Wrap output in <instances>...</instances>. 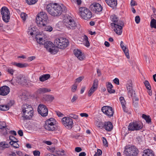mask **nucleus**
Here are the masks:
<instances>
[{
  "mask_svg": "<svg viewBox=\"0 0 156 156\" xmlns=\"http://www.w3.org/2000/svg\"><path fill=\"white\" fill-rule=\"evenodd\" d=\"M46 10L48 13L53 16H59L62 13L63 9L66 7L58 4L50 3L47 5Z\"/></svg>",
  "mask_w": 156,
  "mask_h": 156,
  "instance_id": "nucleus-1",
  "label": "nucleus"
},
{
  "mask_svg": "<svg viewBox=\"0 0 156 156\" xmlns=\"http://www.w3.org/2000/svg\"><path fill=\"white\" fill-rule=\"evenodd\" d=\"M36 41L40 45H44V48H46L48 51L52 54H55L58 51V49L55 46L53 43L49 41H45L42 38L36 37Z\"/></svg>",
  "mask_w": 156,
  "mask_h": 156,
  "instance_id": "nucleus-2",
  "label": "nucleus"
},
{
  "mask_svg": "<svg viewBox=\"0 0 156 156\" xmlns=\"http://www.w3.org/2000/svg\"><path fill=\"white\" fill-rule=\"evenodd\" d=\"M48 17L46 13L41 12L38 14L36 18V22L37 26L39 27L45 26L48 20Z\"/></svg>",
  "mask_w": 156,
  "mask_h": 156,
  "instance_id": "nucleus-3",
  "label": "nucleus"
},
{
  "mask_svg": "<svg viewBox=\"0 0 156 156\" xmlns=\"http://www.w3.org/2000/svg\"><path fill=\"white\" fill-rule=\"evenodd\" d=\"M21 110L23 114L20 118V120L24 121L32 118L34 113L33 108H22Z\"/></svg>",
  "mask_w": 156,
  "mask_h": 156,
  "instance_id": "nucleus-4",
  "label": "nucleus"
},
{
  "mask_svg": "<svg viewBox=\"0 0 156 156\" xmlns=\"http://www.w3.org/2000/svg\"><path fill=\"white\" fill-rule=\"evenodd\" d=\"M138 152V150L136 147L129 145L125 147L124 153L126 156H136Z\"/></svg>",
  "mask_w": 156,
  "mask_h": 156,
  "instance_id": "nucleus-5",
  "label": "nucleus"
},
{
  "mask_svg": "<svg viewBox=\"0 0 156 156\" xmlns=\"http://www.w3.org/2000/svg\"><path fill=\"white\" fill-rule=\"evenodd\" d=\"M64 25L68 29L74 30L77 27V24L72 18L69 16L65 17L63 20Z\"/></svg>",
  "mask_w": 156,
  "mask_h": 156,
  "instance_id": "nucleus-6",
  "label": "nucleus"
},
{
  "mask_svg": "<svg viewBox=\"0 0 156 156\" xmlns=\"http://www.w3.org/2000/svg\"><path fill=\"white\" fill-rule=\"evenodd\" d=\"M57 121L53 118H50L45 121L44 125L45 129L48 131H53L55 129V125Z\"/></svg>",
  "mask_w": 156,
  "mask_h": 156,
  "instance_id": "nucleus-7",
  "label": "nucleus"
},
{
  "mask_svg": "<svg viewBox=\"0 0 156 156\" xmlns=\"http://www.w3.org/2000/svg\"><path fill=\"white\" fill-rule=\"evenodd\" d=\"M54 43L56 45L55 47L58 49H64L67 46L69 42L66 38L60 37L56 39Z\"/></svg>",
  "mask_w": 156,
  "mask_h": 156,
  "instance_id": "nucleus-8",
  "label": "nucleus"
},
{
  "mask_svg": "<svg viewBox=\"0 0 156 156\" xmlns=\"http://www.w3.org/2000/svg\"><path fill=\"white\" fill-rule=\"evenodd\" d=\"M80 15L82 18L85 20L90 19L92 16V14L90 11L85 7L80 8Z\"/></svg>",
  "mask_w": 156,
  "mask_h": 156,
  "instance_id": "nucleus-9",
  "label": "nucleus"
},
{
  "mask_svg": "<svg viewBox=\"0 0 156 156\" xmlns=\"http://www.w3.org/2000/svg\"><path fill=\"white\" fill-rule=\"evenodd\" d=\"M0 12L3 21L8 23L10 18V12L8 9L5 6L3 7L0 10Z\"/></svg>",
  "mask_w": 156,
  "mask_h": 156,
  "instance_id": "nucleus-10",
  "label": "nucleus"
},
{
  "mask_svg": "<svg viewBox=\"0 0 156 156\" xmlns=\"http://www.w3.org/2000/svg\"><path fill=\"white\" fill-rule=\"evenodd\" d=\"M62 124L67 129H71L73 126V119L69 117H65L61 119Z\"/></svg>",
  "mask_w": 156,
  "mask_h": 156,
  "instance_id": "nucleus-11",
  "label": "nucleus"
},
{
  "mask_svg": "<svg viewBox=\"0 0 156 156\" xmlns=\"http://www.w3.org/2000/svg\"><path fill=\"white\" fill-rule=\"evenodd\" d=\"M128 127L129 131L139 130L143 128V125L141 123L135 122L130 123Z\"/></svg>",
  "mask_w": 156,
  "mask_h": 156,
  "instance_id": "nucleus-12",
  "label": "nucleus"
},
{
  "mask_svg": "<svg viewBox=\"0 0 156 156\" xmlns=\"http://www.w3.org/2000/svg\"><path fill=\"white\" fill-rule=\"evenodd\" d=\"M124 22L120 21L117 24H112V26L114 27V31L118 35H121L122 32V27L124 26Z\"/></svg>",
  "mask_w": 156,
  "mask_h": 156,
  "instance_id": "nucleus-13",
  "label": "nucleus"
},
{
  "mask_svg": "<svg viewBox=\"0 0 156 156\" xmlns=\"http://www.w3.org/2000/svg\"><path fill=\"white\" fill-rule=\"evenodd\" d=\"M91 10L96 13L98 14L102 11L103 8L98 3H93L90 6Z\"/></svg>",
  "mask_w": 156,
  "mask_h": 156,
  "instance_id": "nucleus-14",
  "label": "nucleus"
},
{
  "mask_svg": "<svg viewBox=\"0 0 156 156\" xmlns=\"http://www.w3.org/2000/svg\"><path fill=\"white\" fill-rule=\"evenodd\" d=\"M9 87L7 86H3L0 87V95L5 96L7 95L10 92Z\"/></svg>",
  "mask_w": 156,
  "mask_h": 156,
  "instance_id": "nucleus-15",
  "label": "nucleus"
},
{
  "mask_svg": "<svg viewBox=\"0 0 156 156\" xmlns=\"http://www.w3.org/2000/svg\"><path fill=\"white\" fill-rule=\"evenodd\" d=\"M102 111L107 116H112L114 113V110L112 108H101Z\"/></svg>",
  "mask_w": 156,
  "mask_h": 156,
  "instance_id": "nucleus-16",
  "label": "nucleus"
},
{
  "mask_svg": "<svg viewBox=\"0 0 156 156\" xmlns=\"http://www.w3.org/2000/svg\"><path fill=\"white\" fill-rule=\"evenodd\" d=\"M132 85V83H131L129 84H128L127 86L128 95L129 98L135 96L136 95L135 91L133 89Z\"/></svg>",
  "mask_w": 156,
  "mask_h": 156,
  "instance_id": "nucleus-17",
  "label": "nucleus"
},
{
  "mask_svg": "<svg viewBox=\"0 0 156 156\" xmlns=\"http://www.w3.org/2000/svg\"><path fill=\"white\" fill-rule=\"evenodd\" d=\"M38 113L43 117H46L48 114V110L47 108H38Z\"/></svg>",
  "mask_w": 156,
  "mask_h": 156,
  "instance_id": "nucleus-18",
  "label": "nucleus"
},
{
  "mask_svg": "<svg viewBox=\"0 0 156 156\" xmlns=\"http://www.w3.org/2000/svg\"><path fill=\"white\" fill-rule=\"evenodd\" d=\"M73 53L80 60L83 59L85 57L82 54V52L80 50L78 49H75L73 51Z\"/></svg>",
  "mask_w": 156,
  "mask_h": 156,
  "instance_id": "nucleus-19",
  "label": "nucleus"
},
{
  "mask_svg": "<svg viewBox=\"0 0 156 156\" xmlns=\"http://www.w3.org/2000/svg\"><path fill=\"white\" fill-rule=\"evenodd\" d=\"M113 125L112 123L109 121L105 123L104 128L107 131H110L113 129Z\"/></svg>",
  "mask_w": 156,
  "mask_h": 156,
  "instance_id": "nucleus-20",
  "label": "nucleus"
},
{
  "mask_svg": "<svg viewBox=\"0 0 156 156\" xmlns=\"http://www.w3.org/2000/svg\"><path fill=\"white\" fill-rule=\"evenodd\" d=\"M107 4L110 7L114 8L117 5L116 0H106Z\"/></svg>",
  "mask_w": 156,
  "mask_h": 156,
  "instance_id": "nucleus-21",
  "label": "nucleus"
},
{
  "mask_svg": "<svg viewBox=\"0 0 156 156\" xmlns=\"http://www.w3.org/2000/svg\"><path fill=\"white\" fill-rule=\"evenodd\" d=\"M15 106V102L13 100H8L7 101V104L6 105H0V107L2 106V107H4L5 106L6 108L14 107Z\"/></svg>",
  "mask_w": 156,
  "mask_h": 156,
  "instance_id": "nucleus-22",
  "label": "nucleus"
},
{
  "mask_svg": "<svg viewBox=\"0 0 156 156\" xmlns=\"http://www.w3.org/2000/svg\"><path fill=\"white\" fill-rule=\"evenodd\" d=\"M143 156H154V152L149 149H146L143 151Z\"/></svg>",
  "mask_w": 156,
  "mask_h": 156,
  "instance_id": "nucleus-23",
  "label": "nucleus"
},
{
  "mask_svg": "<svg viewBox=\"0 0 156 156\" xmlns=\"http://www.w3.org/2000/svg\"><path fill=\"white\" fill-rule=\"evenodd\" d=\"M37 29L35 27H34L30 26L29 27L28 33L29 34H30L31 36L33 35H37Z\"/></svg>",
  "mask_w": 156,
  "mask_h": 156,
  "instance_id": "nucleus-24",
  "label": "nucleus"
},
{
  "mask_svg": "<svg viewBox=\"0 0 156 156\" xmlns=\"http://www.w3.org/2000/svg\"><path fill=\"white\" fill-rule=\"evenodd\" d=\"M54 99V97L51 95H44L42 98L43 101L50 102L52 101Z\"/></svg>",
  "mask_w": 156,
  "mask_h": 156,
  "instance_id": "nucleus-25",
  "label": "nucleus"
},
{
  "mask_svg": "<svg viewBox=\"0 0 156 156\" xmlns=\"http://www.w3.org/2000/svg\"><path fill=\"white\" fill-rule=\"evenodd\" d=\"M50 89L46 88H40L37 90V93L39 94H43L51 91Z\"/></svg>",
  "mask_w": 156,
  "mask_h": 156,
  "instance_id": "nucleus-26",
  "label": "nucleus"
},
{
  "mask_svg": "<svg viewBox=\"0 0 156 156\" xmlns=\"http://www.w3.org/2000/svg\"><path fill=\"white\" fill-rule=\"evenodd\" d=\"M110 19L113 23H111V25L112 24H117L120 20H119L117 16L115 15H112L110 16Z\"/></svg>",
  "mask_w": 156,
  "mask_h": 156,
  "instance_id": "nucleus-27",
  "label": "nucleus"
},
{
  "mask_svg": "<svg viewBox=\"0 0 156 156\" xmlns=\"http://www.w3.org/2000/svg\"><path fill=\"white\" fill-rule=\"evenodd\" d=\"M50 75L49 74H44L40 76L39 78V80L41 82H43L48 80L50 78Z\"/></svg>",
  "mask_w": 156,
  "mask_h": 156,
  "instance_id": "nucleus-28",
  "label": "nucleus"
},
{
  "mask_svg": "<svg viewBox=\"0 0 156 156\" xmlns=\"http://www.w3.org/2000/svg\"><path fill=\"white\" fill-rule=\"evenodd\" d=\"M9 138V140L11 141L9 142V144L11 145H13V144L19 141L17 139L12 136H10Z\"/></svg>",
  "mask_w": 156,
  "mask_h": 156,
  "instance_id": "nucleus-29",
  "label": "nucleus"
},
{
  "mask_svg": "<svg viewBox=\"0 0 156 156\" xmlns=\"http://www.w3.org/2000/svg\"><path fill=\"white\" fill-rule=\"evenodd\" d=\"M12 64L13 65L16 66L20 68L26 67L28 66V64L26 63H21L14 62L12 63Z\"/></svg>",
  "mask_w": 156,
  "mask_h": 156,
  "instance_id": "nucleus-30",
  "label": "nucleus"
},
{
  "mask_svg": "<svg viewBox=\"0 0 156 156\" xmlns=\"http://www.w3.org/2000/svg\"><path fill=\"white\" fill-rule=\"evenodd\" d=\"M113 86L110 83H108V84L107 85V88L108 92L110 93H114L115 92V90L112 89Z\"/></svg>",
  "mask_w": 156,
  "mask_h": 156,
  "instance_id": "nucleus-31",
  "label": "nucleus"
},
{
  "mask_svg": "<svg viewBox=\"0 0 156 156\" xmlns=\"http://www.w3.org/2000/svg\"><path fill=\"white\" fill-rule=\"evenodd\" d=\"M134 96L131 97L133 99V105L134 107H136L138 105L139 99L136 97V94Z\"/></svg>",
  "mask_w": 156,
  "mask_h": 156,
  "instance_id": "nucleus-32",
  "label": "nucleus"
},
{
  "mask_svg": "<svg viewBox=\"0 0 156 156\" xmlns=\"http://www.w3.org/2000/svg\"><path fill=\"white\" fill-rule=\"evenodd\" d=\"M142 117L145 120L147 123H149L151 122V119L149 115L143 114L142 115Z\"/></svg>",
  "mask_w": 156,
  "mask_h": 156,
  "instance_id": "nucleus-33",
  "label": "nucleus"
},
{
  "mask_svg": "<svg viewBox=\"0 0 156 156\" xmlns=\"http://www.w3.org/2000/svg\"><path fill=\"white\" fill-rule=\"evenodd\" d=\"M150 26L151 28H156V20L153 18L151 19L150 23Z\"/></svg>",
  "mask_w": 156,
  "mask_h": 156,
  "instance_id": "nucleus-34",
  "label": "nucleus"
},
{
  "mask_svg": "<svg viewBox=\"0 0 156 156\" xmlns=\"http://www.w3.org/2000/svg\"><path fill=\"white\" fill-rule=\"evenodd\" d=\"M98 81L97 79H95L93 82L92 86L91 87L92 88L97 90L98 87Z\"/></svg>",
  "mask_w": 156,
  "mask_h": 156,
  "instance_id": "nucleus-35",
  "label": "nucleus"
},
{
  "mask_svg": "<svg viewBox=\"0 0 156 156\" xmlns=\"http://www.w3.org/2000/svg\"><path fill=\"white\" fill-rule=\"evenodd\" d=\"M119 100L122 107H125L126 103L124 98L123 97H121L119 98Z\"/></svg>",
  "mask_w": 156,
  "mask_h": 156,
  "instance_id": "nucleus-36",
  "label": "nucleus"
},
{
  "mask_svg": "<svg viewBox=\"0 0 156 156\" xmlns=\"http://www.w3.org/2000/svg\"><path fill=\"white\" fill-rule=\"evenodd\" d=\"M42 27H44V30L45 31L51 32L53 30V28L50 26L48 25L44 26Z\"/></svg>",
  "mask_w": 156,
  "mask_h": 156,
  "instance_id": "nucleus-37",
  "label": "nucleus"
},
{
  "mask_svg": "<svg viewBox=\"0 0 156 156\" xmlns=\"http://www.w3.org/2000/svg\"><path fill=\"white\" fill-rule=\"evenodd\" d=\"M125 53V55H126L127 58L128 59H129L130 58L129 54V50L126 47L122 49Z\"/></svg>",
  "mask_w": 156,
  "mask_h": 156,
  "instance_id": "nucleus-38",
  "label": "nucleus"
},
{
  "mask_svg": "<svg viewBox=\"0 0 156 156\" xmlns=\"http://www.w3.org/2000/svg\"><path fill=\"white\" fill-rule=\"evenodd\" d=\"M38 0H26V2L29 5H32L36 3Z\"/></svg>",
  "mask_w": 156,
  "mask_h": 156,
  "instance_id": "nucleus-39",
  "label": "nucleus"
},
{
  "mask_svg": "<svg viewBox=\"0 0 156 156\" xmlns=\"http://www.w3.org/2000/svg\"><path fill=\"white\" fill-rule=\"evenodd\" d=\"M144 83L147 89H151L150 84L147 80H145Z\"/></svg>",
  "mask_w": 156,
  "mask_h": 156,
  "instance_id": "nucleus-40",
  "label": "nucleus"
},
{
  "mask_svg": "<svg viewBox=\"0 0 156 156\" xmlns=\"http://www.w3.org/2000/svg\"><path fill=\"white\" fill-rule=\"evenodd\" d=\"M83 39L86 42L85 45L87 47L89 46H90V43L88 41V38L87 36L86 35H84L83 37Z\"/></svg>",
  "mask_w": 156,
  "mask_h": 156,
  "instance_id": "nucleus-41",
  "label": "nucleus"
},
{
  "mask_svg": "<svg viewBox=\"0 0 156 156\" xmlns=\"http://www.w3.org/2000/svg\"><path fill=\"white\" fill-rule=\"evenodd\" d=\"M69 117L70 118H72L75 119H77L78 118V116L77 115L73 113H70L69 114Z\"/></svg>",
  "mask_w": 156,
  "mask_h": 156,
  "instance_id": "nucleus-42",
  "label": "nucleus"
},
{
  "mask_svg": "<svg viewBox=\"0 0 156 156\" xmlns=\"http://www.w3.org/2000/svg\"><path fill=\"white\" fill-rule=\"evenodd\" d=\"M96 90L95 89H94V88H92L91 87L90 89V90L89 91V92L88 94V96L90 97V96L92 94L94 93V92Z\"/></svg>",
  "mask_w": 156,
  "mask_h": 156,
  "instance_id": "nucleus-43",
  "label": "nucleus"
},
{
  "mask_svg": "<svg viewBox=\"0 0 156 156\" xmlns=\"http://www.w3.org/2000/svg\"><path fill=\"white\" fill-rule=\"evenodd\" d=\"M15 71V70L11 68H9L7 70V71L11 75H13V73Z\"/></svg>",
  "mask_w": 156,
  "mask_h": 156,
  "instance_id": "nucleus-44",
  "label": "nucleus"
},
{
  "mask_svg": "<svg viewBox=\"0 0 156 156\" xmlns=\"http://www.w3.org/2000/svg\"><path fill=\"white\" fill-rule=\"evenodd\" d=\"M18 80L19 83H25L26 81V80L25 79L24 77L20 78L19 79H18Z\"/></svg>",
  "mask_w": 156,
  "mask_h": 156,
  "instance_id": "nucleus-45",
  "label": "nucleus"
},
{
  "mask_svg": "<svg viewBox=\"0 0 156 156\" xmlns=\"http://www.w3.org/2000/svg\"><path fill=\"white\" fill-rule=\"evenodd\" d=\"M102 153V151L101 150L98 149L97 152L95 153V154L94 155V156H100L101 154Z\"/></svg>",
  "mask_w": 156,
  "mask_h": 156,
  "instance_id": "nucleus-46",
  "label": "nucleus"
},
{
  "mask_svg": "<svg viewBox=\"0 0 156 156\" xmlns=\"http://www.w3.org/2000/svg\"><path fill=\"white\" fill-rule=\"evenodd\" d=\"M26 16L27 15L24 12L21 13L20 15V16L21 18L23 19V21H25L26 20Z\"/></svg>",
  "mask_w": 156,
  "mask_h": 156,
  "instance_id": "nucleus-47",
  "label": "nucleus"
},
{
  "mask_svg": "<svg viewBox=\"0 0 156 156\" xmlns=\"http://www.w3.org/2000/svg\"><path fill=\"white\" fill-rule=\"evenodd\" d=\"M123 110L126 112L128 113L129 114H131V111L130 110V108H123Z\"/></svg>",
  "mask_w": 156,
  "mask_h": 156,
  "instance_id": "nucleus-48",
  "label": "nucleus"
},
{
  "mask_svg": "<svg viewBox=\"0 0 156 156\" xmlns=\"http://www.w3.org/2000/svg\"><path fill=\"white\" fill-rule=\"evenodd\" d=\"M6 124L4 122H0V129H2L4 128Z\"/></svg>",
  "mask_w": 156,
  "mask_h": 156,
  "instance_id": "nucleus-49",
  "label": "nucleus"
},
{
  "mask_svg": "<svg viewBox=\"0 0 156 156\" xmlns=\"http://www.w3.org/2000/svg\"><path fill=\"white\" fill-rule=\"evenodd\" d=\"M33 154L34 156H40V153L39 151H33Z\"/></svg>",
  "mask_w": 156,
  "mask_h": 156,
  "instance_id": "nucleus-50",
  "label": "nucleus"
},
{
  "mask_svg": "<svg viewBox=\"0 0 156 156\" xmlns=\"http://www.w3.org/2000/svg\"><path fill=\"white\" fill-rule=\"evenodd\" d=\"M77 85L76 84H73L72 88V91L73 92H75L77 88Z\"/></svg>",
  "mask_w": 156,
  "mask_h": 156,
  "instance_id": "nucleus-51",
  "label": "nucleus"
},
{
  "mask_svg": "<svg viewBox=\"0 0 156 156\" xmlns=\"http://www.w3.org/2000/svg\"><path fill=\"white\" fill-rule=\"evenodd\" d=\"M84 77L81 76L79 77L76 80L75 82H80L83 79Z\"/></svg>",
  "mask_w": 156,
  "mask_h": 156,
  "instance_id": "nucleus-52",
  "label": "nucleus"
},
{
  "mask_svg": "<svg viewBox=\"0 0 156 156\" xmlns=\"http://www.w3.org/2000/svg\"><path fill=\"white\" fill-rule=\"evenodd\" d=\"M105 123H104L102 122H99L98 124V126L99 128H103L104 127Z\"/></svg>",
  "mask_w": 156,
  "mask_h": 156,
  "instance_id": "nucleus-53",
  "label": "nucleus"
},
{
  "mask_svg": "<svg viewBox=\"0 0 156 156\" xmlns=\"http://www.w3.org/2000/svg\"><path fill=\"white\" fill-rule=\"evenodd\" d=\"M102 140H103V143L107 147L108 146V144L107 141L106 140V139L105 137H102Z\"/></svg>",
  "mask_w": 156,
  "mask_h": 156,
  "instance_id": "nucleus-54",
  "label": "nucleus"
},
{
  "mask_svg": "<svg viewBox=\"0 0 156 156\" xmlns=\"http://www.w3.org/2000/svg\"><path fill=\"white\" fill-rule=\"evenodd\" d=\"M140 17L138 16H136L135 18V21L136 23L138 24L140 22Z\"/></svg>",
  "mask_w": 156,
  "mask_h": 156,
  "instance_id": "nucleus-55",
  "label": "nucleus"
},
{
  "mask_svg": "<svg viewBox=\"0 0 156 156\" xmlns=\"http://www.w3.org/2000/svg\"><path fill=\"white\" fill-rule=\"evenodd\" d=\"M114 82L116 84L119 85V79L117 78H115L113 80Z\"/></svg>",
  "mask_w": 156,
  "mask_h": 156,
  "instance_id": "nucleus-56",
  "label": "nucleus"
},
{
  "mask_svg": "<svg viewBox=\"0 0 156 156\" xmlns=\"http://www.w3.org/2000/svg\"><path fill=\"white\" fill-rule=\"evenodd\" d=\"M82 150V149L80 147H77L75 148V151L77 152H79Z\"/></svg>",
  "mask_w": 156,
  "mask_h": 156,
  "instance_id": "nucleus-57",
  "label": "nucleus"
},
{
  "mask_svg": "<svg viewBox=\"0 0 156 156\" xmlns=\"http://www.w3.org/2000/svg\"><path fill=\"white\" fill-rule=\"evenodd\" d=\"M55 112L56 113L58 117H62L63 116V115L61 112L57 111H56Z\"/></svg>",
  "mask_w": 156,
  "mask_h": 156,
  "instance_id": "nucleus-58",
  "label": "nucleus"
},
{
  "mask_svg": "<svg viewBox=\"0 0 156 156\" xmlns=\"http://www.w3.org/2000/svg\"><path fill=\"white\" fill-rule=\"evenodd\" d=\"M18 133L20 136H23V133L21 130H19L18 132Z\"/></svg>",
  "mask_w": 156,
  "mask_h": 156,
  "instance_id": "nucleus-59",
  "label": "nucleus"
},
{
  "mask_svg": "<svg viewBox=\"0 0 156 156\" xmlns=\"http://www.w3.org/2000/svg\"><path fill=\"white\" fill-rule=\"evenodd\" d=\"M77 98V97L76 95H75L73 96L72 98V99L71 100V101L72 102H74Z\"/></svg>",
  "mask_w": 156,
  "mask_h": 156,
  "instance_id": "nucleus-60",
  "label": "nucleus"
},
{
  "mask_svg": "<svg viewBox=\"0 0 156 156\" xmlns=\"http://www.w3.org/2000/svg\"><path fill=\"white\" fill-rule=\"evenodd\" d=\"M80 115L81 117H88V114L84 113H80Z\"/></svg>",
  "mask_w": 156,
  "mask_h": 156,
  "instance_id": "nucleus-61",
  "label": "nucleus"
},
{
  "mask_svg": "<svg viewBox=\"0 0 156 156\" xmlns=\"http://www.w3.org/2000/svg\"><path fill=\"white\" fill-rule=\"evenodd\" d=\"M12 146L15 148H18L19 147V145L17 143H14Z\"/></svg>",
  "mask_w": 156,
  "mask_h": 156,
  "instance_id": "nucleus-62",
  "label": "nucleus"
},
{
  "mask_svg": "<svg viewBox=\"0 0 156 156\" xmlns=\"http://www.w3.org/2000/svg\"><path fill=\"white\" fill-rule=\"evenodd\" d=\"M131 5L132 6H134L136 5V4L134 1L132 0L131 2Z\"/></svg>",
  "mask_w": 156,
  "mask_h": 156,
  "instance_id": "nucleus-63",
  "label": "nucleus"
},
{
  "mask_svg": "<svg viewBox=\"0 0 156 156\" xmlns=\"http://www.w3.org/2000/svg\"><path fill=\"white\" fill-rule=\"evenodd\" d=\"M86 155V154L84 152H81L79 154V156H85Z\"/></svg>",
  "mask_w": 156,
  "mask_h": 156,
  "instance_id": "nucleus-64",
  "label": "nucleus"
}]
</instances>
